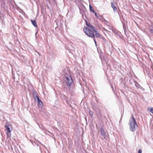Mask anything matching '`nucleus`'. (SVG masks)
Masks as SVG:
<instances>
[{"label": "nucleus", "instance_id": "f257e3e1", "mask_svg": "<svg viewBox=\"0 0 153 153\" xmlns=\"http://www.w3.org/2000/svg\"><path fill=\"white\" fill-rule=\"evenodd\" d=\"M86 24L87 27H84L83 28V30L87 35L91 38H94V35L97 38L101 37L100 33L93 26L87 21H86Z\"/></svg>", "mask_w": 153, "mask_h": 153}, {"label": "nucleus", "instance_id": "f03ea898", "mask_svg": "<svg viewBox=\"0 0 153 153\" xmlns=\"http://www.w3.org/2000/svg\"><path fill=\"white\" fill-rule=\"evenodd\" d=\"M65 81L70 90H73L75 86L73 83V80L70 75H68L66 76Z\"/></svg>", "mask_w": 153, "mask_h": 153}, {"label": "nucleus", "instance_id": "7ed1b4c3", "mask_svg": "<svg viewBox=\"0 0 153 153\" xmlns=\"http://www.w3.org/2000/svg\"><path fill=\"white\" fill-rule=\"evenodd\" d=\"M129 124L130 131H134L136 127H137V125L133 115L132 116L130 120Z\"/></svg>", "mask_w": 153, "mask_h": 153}, {"label": "nucleus", "instance_id": "20e7f679", "mask_svg": "<svg viewBox=\"0 0 153 153\" xmlns=\"http://www.w3.org/2000/svg\"><path fill=\"white\" fill-rule=\"evenodd\" d=\"M5 126L6 128V130L7 131L6 133L7 137H10L11 136V134H10L11 131V130H10V127H11V126L9 124L6 123Z\"/></svg>", "mask_w": 153, "mask_h": 153}, {"label": "nucleus", "instance_id": "39448f33", "mask_svg": "<svg viewBox=\"0 0 153 153\" xmlns=\"http://www.w3.org/2000/svg\"><path fill=\"white\" fill-rule=\"evenodd\" d=\"M35 100L37 99V101L38 103V106L39 108L41 109H42L43 106V103L41 100L39 99L38 96H36V97H35Z\"/></svg>", "mask_w": 153, "mask_h": 153}, {"label": "nucleus", "instance_id": "423d86ee", "mask_svg": "<svg viewBox=\"0 0 153 153\" xmlns=\"http://www.w3.org/2000/svg\"><path fill=\"white\" fill-rule=\"evenodd\" d=\"M111 7L113 8L114 11L116 12L117 11V8L114 3H111Z\"/></svg>", "mask_w": 153, "mask_h": 153}, {"label": "nucleus", "instance_id": "0eeeda50", "mask_svg": "<svg viewBox=\"0 0 153 153\" xmlns=\"http://www.w3.org/2000/svg\"><path fill=\"white\" fill-rule=\"evenodd\" d=\"M101 133L103 136L105 138L106 134L102 128L100 129Z\"/></svg>", "mask_w": 153, "mask_h": 153}, {"label": "nucleus", "instance_id": "6e6552de", "mask_svg": "<svg viewBox=\"0 0 153 153\" xmlns=\"http://www.w3.org/2000/svg\"><path fill=\"white\" fill-rule=\"evenodd\" d=\"M31 21L33 24V25L35 27H37V25L36 24V22L35 20H31Z\"/></svg>", "mask_w": 153, "mask_h": 153}, {"label": "nucleus", "instance_id": "1a4fd4ad", "mask_svg": "<svg viewBox=\"0 0 153 153\" xmlns=\"http://www.w3.org/2000/svg\"><path fill=\"white\" fill-rule=\"evenodd\" d=\"M95 16L97 17L99 19L101 20L102 19V16L98 14H97L96 12L94 13Z\"/></svg>", "mask_w": 153, "mask_h": 153}, {"label": "nucleus", "instance_id": "9d476101", "mask_svg": "<svg viewBox=\"0 0 153 153\" xmlns=\"http://www.w3.org/2000/svg\"><path fill=\"white\" fill-rule=\"evenodd\" d=\"M89 8L90 9V10L94 13H95V12L94 11V10L93 9L92 7H91V5L90 4L89 5Z\"/></svg>", "mask_w": 153, "mask_h": 153}, {"label": "nucleus", "instance_id": "9b49d317", "mask_svg": "<svg viewBox=\"0 0 153 153\" xmlns=\"http://www.w3.org/2000/svg\"><path fill=\"white\" fill-rule=\"evenodd\" d=\"M33 96H37V93L35 91L33 92Z\"/></svg>", "mask_w": 153, "mask_h": 153}, {"label": "nucleus", "instance_id": "f8f14e48", "mask_svg": "<svg viewBox=\"0 0 153 153\" xmlns=\"http://www.w3.org/2000/svg\"><path fill=\"white\" fill-rule=\"evenodd\" d=\"M89 114L90 115L91 117H92V116L93 113V112H92V111H91L90 110H89Z\"/></svg>", "mask_w": 153, "mask_h": 153}, {"label": "nucleus", "instance_id": "ddd939ff", "mask_svg": "<svg viewBox=\"0 0 153 153\" xmlns=\"http://www.w3.org/2000/svg\"><path fill=\"white\" fill-rule=\"evenodd\" d=\"M95 35H94V38H94V40L95 42V44H96L97 43V42H96V40H95Z\"/></svg>", "mask_w": 153, "mask_h": 153}, {"label": "nucleus", "instance_id": "4468645a", "mask_svg": "<svg viewBox=\"0 0 153 153\" xmlns=\"http://www.w3.org/2000/svg\"><path fill=\"white\" fill-rule=\"evenodd\" d=\"M142 150L141 149H139L138 150V153H142Z\"/></svg>", "mask_w": 153, "mask_h": 153}, {"label": "nucleus", "instance_id": "2eb2a0df", "mask_svg": "<svg viewBox=\"0 0 153 153\" xmlns=\"http://www.w3.org/2000/svg\"><path fill=\"white\" fill-rule=\"evenodd\" d=\"M152 28H153V26H152ZM150 30H151V32H152V33H153V29H151Z\"/></svg>", "mask_w": 153, "mask_h": 153}]
</instances>
